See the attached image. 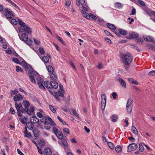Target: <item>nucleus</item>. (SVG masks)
Masks as SVG:
<instances>
[{
  "label": "nucleus",
  "mask_w": 155,
  "mask_h": 155,
  "mask_svg": "<svg viewBox=\"0 0 155 155\" xmlns=\"http://www.w3.org/2000/svg\"><path fill=\"white\" fill-rule=\"evenodd\" d=\"M122 62L124 63V67L126 69H128L130 67V64L133 60L132 55L127 53L123 55L122 57Z\"/></svg>",
  "instance_id": "nucleus-1"
},
{
  "label": "nucleus",
  "mask_w": 155,
  "mask_h": 155,
  "mask_svg": "<svg viewBox=\"0 0 155 155\" xmlns=\"http://www.w3.org/2000/svg\"><path fill=\"white\" fill-rule=\"evenodd\" d=\"M22 104L24 106V109L26 110V113L29 115H31V113L34 111V108L33 107H31L30 110L28 109L30 104L29 101L27 100L23 101Z\"/></svg>",
  "instance_id": "nucleus-2"
},
{
  "label": "nucleus",
  "mask_w": 155,
  "mask_h": 155,
  "mask_svg": "<svg viewBox=\"0 0 155 155\" xmlns=\"http://www.w3.org/2000/svg\"><path fill=\"white\" fill-rule=\"evenodd\" d=\"M15 106L16 109L17 110V113L19 117H23L22 113H26V110L24 109V108L22 106L21 103H20L19 104L17 103H15Z\"/></svg>",
  "instance_id": "nucleus-3"
},
{
  "label": "nucleus",
  "mask_w": 155,
  "mask_h": 155,
  "mask_svg": "<svg viewBox=\"0 0 155 155\" xmlns=\"http://www.w3.org/2000/svg\"><path fill=\"white\" fill-rule=\"evenodd\" d=\"M36 75V78H37V80L38 81L37 84L39 85V87L41 89L45 90V88L43 85V79L40 77L38 73V74H37Z\"/></svg>",
  "instance_id": "nucleus-4"
},
{
  "label": "nucleus",
  "mask_w": 155,
  "mask_h": 155,
  "mask_svg": "<svg viewBox=\"0 0 155 155\" xmlns=\"http://www.w3.org/2000/svg\"><path fill=\"white\" fill-rule=\"evenodd\" d=\"M101 109L104 110L105 107L106 103V95L104 94H102L101 95Z\"/></svg>",
  "instance_id": "nucleus-5"
},
{
  "label": "nucleus",
  "mask_w": 155,
  "mask_h": 155,
  "mask_svg": "<svg viewBox=\"0 0 155 155\" xmlns=\"http://www.w3.org/2000/svg\"><path fill=\"white\" fill-rule=\"evenodd\" d=\"M63 92H61L60 91H58L57 92H54V97L58 101H61V99L59 98V96H61L63 97V99L65 100L66 98L64 97V95L63 94Z\"/></svg>",
  "instance_id": "nucleus-6"
},
{
  "label": "nucleus",
  "mask_w": 155,
  "mask_h": 155,
  "mask_svg": "<svg viewBox=\"0 0 155 155\" xmlns=\"http://www.w3.org/2000/svg\"><path fill=\"white\" fill-rule=\"evenodd\" d=\"M5 9L6 11V12L5 13V15L6 17L7 18L11 19L12 18V17L8 15V14H9L12 17L15 16V15H14V14L10 9H9L8 8H5Z\"/></svg>",
  "instance_id": "nucleus-7"
},
{
  "label": "nucleus",
  "mask_w": 155,
  "mask_h": 155,
  "mask_svg": "<svg viewBox=\"0 0 155 155\" xmlns=\"http://www.w3.org/2000/svg\"><path fill=\"white\" fill-rule=\"evenodd\" d=\"M137 148V144L135 143H132L129 144L127 147V152H130L136 150Z\"/></svg>",
  "instance_id": "nucleus-8"
},
{
  "label": "nucleus",
  "mask_w": 155,
  "mask_h": 155,
  "mask_svg": "<svg viewBox=\"0 0 155 155\" xmlns=\"http://www.w3.org/2000/svg\"><path fill=\"white\" fill-rule=\"evenodd\" d=\"M129 36H126V37L127 38L129 39H131L132 38H137L139 37V35L137 33L135 32L130 31L129 33Z\"/></svg>",
  "instance_id": "nucleus-9"
},
{
  "label": "nucleus",
  "mask_w": 155,
  "mask_h": 155,
  "mask_svg": "<svg viewBox=\"0 0 155 155\" xmlns=\"http://www.w3.org/2000/svg\"><path fill=\"white\" fill-rule=\"evenodd\" d=\"M50 85L51 86L50 89H52L53 88L56 89L58 87V83L54 81H51L50 83Z\"/></svg>",
  "instance_id": "nucleus-10"
},
{
  "label": "nucleus",
  "mask_w": 155,
  "mask_h": 155,
  "mask_svg": "<svg viewBox=\"0 0 155 155\" xmlns=\"http://www.w3.org/2000/svg\"><path fill=\"white\" fill-rule=\"evenodd\" d=\"M30 121H31L34 124L38 123L39 122V119L35 115L30 118Z\"/></svg>",
  "instance_id": "nucleus-11"
},
{
  "label": "nucleus",
  "mask_w": 155,
  "mask_h": 155,
  "mask_svg": "<svg viewBox=\"0 0 155 155\" xmlns=\"http://www.w3.org/2000/svg\"><path fill=\"white\" fill-rule=\"evenodd\" d=\"M23 97L20 94H17L14 97V100L15 101H19L23 99Z\"/></svg>",
  "instance_id": "nucleus-12"
},
{
  "label": "nucleus",
  "mask_w": 155,
  "mask_h": 155,
  "mask_svg": "<svg viewBox=\"0 0 155 155\" xmlns=\"http://www.w3.org/2000/svg\"><path fill=\"white\" fill-rule=\"evenodd\" d=\"M44 153L45 155H51L52 153L51 149L48 147L45 148L44 150Z\"/></svg>",
  "instance_id": "nucleus-13"
},
{
  "label": "nucleus",
  "mask_w": 155,
  "mask_h": 155,
  "mask_svg": "<svg viewBox=\"0 0 155 155\" xmlns=\"http://www.w3.org/2000/svg\"><path fill=\"white\" fill-rule=\"evenodd\" d=\"M21 39L20 38V39L21 40H22L25 42L28 41V35L25 33H23L21 35Z\"/></svg>",
  "instance_id": "nucleus-14"
},
{
  "label": "nucleus",
  "mask_w": 155,
  "mask_h": 155,
  "mask_svg": "<svg viewBox=\"0 0 155 155\" xmlns=\"http://www.w3.org/2000/svg\"><path fill=\"white\" fill-rule=\"evenodd\" d=\"M33 133L34 136L35 137H38L40 133V131L36 129V128L34 129L33 130Z\"/></svg>",
  "instance_id": "nucleus-15"
},
{
  "label": "nucleus",
  "mask_w": 155,
  "mask_h": 155,
  "mask_svg": "<svg viewBox=\"0 0 155 155\" xmlns=\"http://www.w3.org/2000/svg\"><path fill=\"white\" fill-rule=\"evenodd\" d=\"M44 126L45 128L48 130H49L51 127V124L48 121L46 122L45 124H44Z\"/></svg>",
  "instance_id": "nucleus-16"
},
{
  "label": "nucleus",
  "mask_w": 155,
  "mask_h": 155,
  "mask_svg": "<svg viewBox=\"0 0 155 155\" xmlns=\"http://www.w3.org/2000/svg\"><path fill=\"white\" fill-rule=\"evenodd\" d=\"M62 139V145L64 147V149H67L68 148V143H67L66 140L65 139L63 138Z\"/></svg>",
  "instance_id": "nucleus-17"
},
{
  "label": "nucleus",
  "mask_w": 155,
  "mask_h": 155,
  "mask_svg": "<svg viewBox=\"0 0 155 155\" xmlns=\"http://www.w3.org/2000/svg\"><path fill=\"white\" fill-rule=\"evenodd\" d=\"M107 26L108 28L113 30H115L116 28V27L114 25L109 23H107Z\"/></svg>",
  "instance_id": "nucleus-18"
},
{
  "label": "nucleus",
  "mask_w": 155,
  "mask_h": 155,
  "mask_svg": "<svg viewBox=\"0 0 155 155\" xmlns=\"http://www.w3.org/2000/svg\"><path fill=\"white\" fill-rule=\"evenodd\" d=\"M30 67L31 69L29 70V74H31V75H36L37 74H38V73L36 71H34V69L31 66H30Z\"/></svg>",
  "instance_id": "nucleus-19"
},
{
  "label": "nucleus",
  "mask_w": 155,
  "mask_h": 155,
  "mask_svg": "<svg viewBox=\"0 0 155 155\" xmlns=\"http://www.w3.org/2000/svg\"><path fill=\"white\" fill-rule=\"evenodd\" d=\"M24 28V31L28 34H30L31 33L32 31L30 28L27 25H26Z\"/></svg>",
  "instance_id": "nucleus-20"
},
{
  "label": "nucleus",
  "mask_w": 155,
  "mask_h": 155,
  "mask_svg": "<svg viewBox=\"0 0 155 155\" xmlns=\"http://www.w3.org/2000/svg\"><path fill=\"white\" fill-rule=\"evenodd\" d=\"M119 81L120 84L123 87H126V84L125 82L121 78H119V79H118Z\"/></svg>",
  "instance_id": "nucleus-21"
},
{
  "label": "nucleus",
  "mask_w": 155,
  "mask_h": 155,
  "mask_svg": "<svg viewBox=\"0 0 155 155\" xmlns=\"http://www.w3.org/2000/svg\"><path fill=\"white\" fill-rule=\"evenodd\" d=\"M91 18L94 20H95L97 19V17L93 14L90 13L88 14V16L87 19H90V18Z\"/></svg>",
  "instance_id": "nucleus-22"
},
{
  "label": "nucleus",
  "mask_w": 155,
  "mask_h": 155,
  "mask_svg": "<svg viewBox=\"0 0 155 155\" xmlns=\"http://www.w3.org/2000/svg\"><path fill=\"white\" fill-rule=\"evenodd\" d=\"M118 31L120 34L124 35H126L128 33V32L127 31L123 30L121 29H119L118 30Z\"/></svg>",
  "instance_id": "nucleus-23"
},
{
  "label": "nucleus",
  "mask_w": 155,
  "mask_h": 155,
  "mask_svg": "<svg viewBox=\"0 0 155 155\" xmlns=\"http://www.w3.org/2000/svg\"><path fill=\"white\" fill-rule=\"evenodd\" d=\"M118 118L117 116L115 115H112L110 117V118L111 119L112 121L114 122H116L117 119Z\"/></svg>",
  "instance_id": "nucleus-24"
},
{
  "label": "nucleus",
  "mask_w": 155,
  "mask_h": 155,
  "mask_svg": "<svg viewBox=\"0 0 155 155\" xmlns=\"http://www.w3.org/2000/svg\"><path fill=\"white\" fill-rule=\"evenodd\" d=\"M55 134L59 139H62L63 138V134L60 131H59L57 134Z\"/></svg>",
  "instance_id": "nucleus-25"
},
{
  "label": "nucleus",
  "mask_w": 155,
  "mask_h": 155,
  "mask_svg": "<svg viewBox=\"0 0 155 155\" xmlns=\"http://www.w3.org/2000/svg\"><path fill=\"white\" fill-rule=\"evenodd\" d=\"M135 41L137 44H140V43L142 45L143 44V40L142 38H138L137 39H136Z\"/></svg>",
  "instance_id": "nucleus-26"
},
{
  "label": "nucleus",
  "mask_w": 155,
  "mask_h": 155,
  "mask_svg": "<svg viewBox=\"0 0 155 155\" xmlns=\"http://www.w3.org/2000/svg\"><path fill=\"white\" fill-rule=\"evenodd\" d=\"M85 3V0H78L76 1V5L78 6L81 4V5L84 4Z\"/></svg>",
  "instance_id": "nucleus-27"
},
{
  "label": "nucleus",
  "mask_w": 155,
  "mask_h": 155,
  "mask_svg": "<svg viewBox=\"0 0 155 155\" xmlns=\"http://www.w3.org/2000/svg\"><path fill=\"white\" fill-rule=\"evenodd\" d=\"M47 70L49 73L51 74L53 73L54 71V69L51 66H48L47 67Z\"/></svg>",
  "instance_id": "nucleus-28"
},
{
  "label": "nucleus",
  "mask_w": 155,
  "mask_h": 155,
  "mask_svg": "<svg viewBox=\"0 0 155 155\" xmlns=\"http://www.w3.org/2000/svg\"><path fill=\"white\" fill-rule=\"evenodd\" d=\"M34 123H33L31 121H30V122H28L26 123V124L27 125V127L29 128V127H31L32 128H33L34 127Z\"/></svg>",
  "instance_id": "nucleus-29"
},
{
  "label": "nucleus",
  "mask_w": 155,
  "mask_h": 155,
  "mask_svg": "<svg viewBox=\"0 0 155 155\" xmlns=\"http://www.w3.org/2000/svg\"><path fill=\"white\" fill-rule=\"evenodd\" d=\"M48 121L50 122V124H51V125L54 126H56V124L52 119H51L48 116Z\"/></svg>",
  "instance_id": "nucleus-30"
},
{
  "label": "nucleus",
  "mask_w": 155,
  "mask_h": 155,
  "mask_svg": "<svg viewBox=\"0 0 155 155\" xmlns=\"http://www.w3.org/2000/svg\"><path fill=\"white\" fill-rule=\"evenodd\" d=\"M133 100L131 98H129L128 99L126 105V107L130 106V105H133Z\"/></svg>",
  "instance_id": "nucleus-31"
},
{
  "label": "nucleus",
  "mask_w": 155,
  "mask_h": 155,
  "mask_svg": "<svg viewBox=\"0 0 155 155\" xmlns=\"http://www.w3.org/2000/svg\"><path fill=\"white\" fill-rule=\"evenodd\" d=\"M115 150L117 153H118L122 151V148L121 146L118 145L115 147Z\"/></svg>",
  "instance_id": "nucleus-32"
},
{
  "label": "nucleus",
  "mask_w": 155,
  "mask_h": 155,
  "mask_svg": "<svg viewBox=\"0 0 155 155\" xmlns=\"http://www.w3.org/2000/svg\"><path fill=\"white\" fill-rule=\"evenodd\" d=\"M21 64L23 67L25 68L26 70L28 69L29 68L27 65V64L25 61H22Z\"/></svg>",
  "instance_id": "nucleus-33"
},
{
  "label": "nucleus",
  "mask_w": 155,
  "mask_h": 155,
  "mask_svg": "<svg viewBox=\"0 0 155 155\" xmlns=\"http://www.w3.org/2000/svg\"><path fill=\"white\" fill-rule=\"evenodd\" d=\"M18 22L19 24L20 25L21 27L24 28L26 26L25 23L23 22L22 20L21 19H18Z\"/></svg>",
  "instance_id": "nucleus-34"
},
{
  "label": "nucleus",
  "mask_w": 155,
  "mask_h": 155,
  "mask_svg": "<svg viewBox=\"0 0 155 155\" xmlns=\"http://www.w3.org/2000/svg\"><path fill=\"white\" fill-rule=\"evenodd\" d=\"M131 130L132 132L136 135L138 134V131L137 129L134 126H132L131 127Z\"/></svg>",
  "instance_id": "nucleus-35"
},
{
  "label": "nucleus",
  "mask_w": 155,
  "mask_h": 155,
  "mask_svg": "<svg viewBox=\"0 0 155 155\" xmlns=\"http://www.w3.org/2000/svg\"><path fill=\"white\" fill-rule=\"evenodd\" d=\"M42 60L45 63H47L49 61V58L48 57L46 56H44L43 57Z\"/></svg>",
  "instance_id": "nucleus-36"
},
{
  "label": "nucleus",
  "mask_w": 155,
  "mask_h": 155,
  "mask_svg": "<svg viewBox=\"0 0 155 155\" xmlns=\"http://www.w3.org/2000/svg\"><path fill=\"white\" fill-rule=\"evenodd\" d=\"M36 75H31L30 76L29 78L30 80V81L32 83H36V81L34 78L35 76H36Z\"/></svg>",
  "instance_id": "nucleus-37"
},
{
  "label": "nucleus",
  "mask_w": 155,
  "mask_h": 155,
  "mask_svg": "<svg viewBox=\"0 0 155 155\" xmlns=\"http://www.w3.org/2000/svg\"><path fill=\"white\" fill-rule=\"evenodd\" d=\"M107 144L109 147L112 150L114 149V145L111 142H107Z\"/></svg>",
  "instance_id": "nucleus-38"
},
{
  "label": "nucleus",
  "mask_w": 155,
  "mask_h": 155,
  "mask_svg": "<svg viewBox=\"0 0 155 155\" xmlns=\"http://www.w3.org/2000/svg\"><path fill=\"white\" fill-rule=\"evenodd\" d=\"M45 144V141L43 140H41L39 143V145L40 147L43 146Z\"/></svg>",
  "instance_id": "nucleus-39"
},
{
  "label": "nucleus",
  "mask_w": 155,
  "mask_h": 155,
  "mask_svg": "<svg viewBox=\"0 0 155 155\" xmlns=\"http://www.w3.org/2000/svg\"><path fill=\"white\" fill-rule=\"evenodd\" d=\"M51 79L53 81H55L56 80L57 77L54 74H52L50 76Z\"/></svg>",
  "instance_id": "nucleus-40"
},
{
  "label": "nucleus",
  "mask_w": 155,
  "mask_h": 155,
  "mask_svg": "<svg viewBox=\"0 0 155 155\" xmlns=\"http://www.w3.org/2000/svg\"><path fill=\"white\" fill-rule=\"evenodd\" d=\"M115 7L117 8H120L122 7V5L120 3L117 2L115 3Z\"/></svg>",
  "instance_id": "nucleus-41"
},
{
  "label": "nucleus",
  "mask_w": 155,
  "mask_h": 155,
  "mask_svg": "<svg viewBox=\"0 0 155 155\" xmlns=\"http://www.w3.org/2000/svg\"><path fill=\"white\" fill-rule=\"evenodd\" d=\"M82 15L86 18L87 19L88 18V15H87V13L84 10H82L81 11Z\"/></svg>",
  "instance_id": "nucleus-42"
},
{
  "label": "nucleus",
  "mask_w": 155,
  "mask_h": 155,
  "mask_svg": "<svg viewBox=\"0 0 155 155\" xmlns=\"http://www.w3.org/2000/svg\"><path fill=\"white\" fill-rule=\"evenodd\" d=\"M133 106L130 105V106L126 107L127 111L128 113L130 114L132 111V109Z\"/></svg>",
  "instance_id": "nucleus-43"
},
{
  "label": "nucleus",
  "mask_w": 155,
  "mask_h": 155,
  "mask_svg": "<svg viewBox=\"0 0 155 155\" xmlns=\"http://www.w3.org/2000/svg\"><path fill=\"white\" fill-rule=\"evenodd\" d=\"M12 60L13 61H14L15 63H16L17 64H21V63L20 62L19 60L16 58H12Z\"/></svg>",
  "instance_id": "nucleus-44"
},
{
  "label": "nucleus",
  "mask_w": 155,
  "mask_h": 155,
  "mask_svg": "<svg viewBox=\"0 0 155 155\" xmlns=\"http://www.w3.org/2000/svg\"><path fill=\"white\" fill-rule=\"evenodd\" d=\"M49 107L50 109V110L52 112H53L54 113L56 112V110L55 109H54V108L53 106L51 105H49Z\"/></svg>",
  "instance_id": "nucleus-45"
},
{
  "label": "nucleus",
  "mask_w": 155,
  "mask_h": 155,
  "mask_svg": "<svg viewBox=\"0 0 155 155\" xmlns=\"http://www.w3.org/2000/svg\"><path fill=\"white\" fill-rule=\"evenodd\" d=\"M16 71L17 72H18L19 71L21 72H23V70L18 65L16 66Z\"/></svg>",
  "instance_id": "nucleus-46"
},
{
  "label": "nucleus",
  "mask_w": 155,
  "mask_h": 155,
  "mask_svg": "<svg viewBox=\"0 0 155 155\" xmlns=\"http://www.w3.org/2000/svg\"><path fill=\"white\" fill-rule=\"evenodd\" d=\"M56 37L64 45H65L64 41H63V39H61V38L59 36L57 35H56Z\"/></svg>",
  "instance_id": "nucleus-47"
},
{
  "label": "nucleus",
  "mask_w": 155,
  "mask_h": 155,
  "mask_svg": "<svg viewBox=\"0 0 155 155\" xmlns=\"http://www.w3.org/2000/svg\"><path fill=\"white\" fill-rule=\"evenodd\" d=\"M38 50L40 54H43L45 53L44 50L43 48L41 47H40L39 48Z\"/></svg>",
  "instance_id": "nucleus-48"
},
{
  "label": "nucleus",
  "mask_w": 155,
  "mask_h": 155,
  "mask_svg": "<svg viewBox=\"0 0 155 155\" xmlns=\"http://www.w3.org/2000/svg\"><path fill=\"white\" fill-rule=\"evenodd\" d=\"M63 132L65 133L66 134H69V129L67 128H65L63 129Z\"/></svg>",
  "instance_id": "nucleus-49"
},
{
  "label": "nucleus",
  "mask_w": 155,
  "mask_h": 155,
  "mask_svg": "<svg viewBox=\"0 0 155 155\" xmlns=\"http://www.w3.org/2000/svg\"><path fill=\"white\" fill-rule=\"evenodd\" d=\"M10 22L11 23L15 25H16L17 24V22L15 19L13 18L11 19Z\"/></svg>",
  "instance_id": "nucleus-50"
},
{
  "label": "nucleus",
  "mask_w": 155,
  "mask_h": 155,
  "mask_svg": "<svg viewBox=\"0 0 155 155\" xmlns=\"http://www.w3.org/2000/svg\"><path fill=\"white\" fill-rule=\"evenodd\" d=\"M49 82L48 81H45L44 82V84L45 87L48 89L50 88V86H48Z\"/></svg>",
  "instance_id": "nucleus-51"
},
{
  "label": "nucleus",
  "mask_w": 155,
  "mask_h": 155,
  "mask_svg": "<svg viewBox=\"0 0 155 155\" xmlns=\"http://www.w3.org/2000/svg\"><path fill=\"white\" fill-rule=\"evenodd\" d=\"M57 118L64 125L66 124V122L63 120L62 119L60 118L59 116H57Z\"/></svg>",
  "instance_id": "nucleus-52"
},
{
  "label": "nucleus",
  "mask_w": 155,
  "mask_h": 155,
  "mask_svg": "<svg viewBox=\"0 0 155 155\" xmlns=\"http://www.w3.org/2000/svg\"><path fill=\"white\" fill-rule=\"evenodd\" d=\"M10 92L13 95H15L18 93V90L17 89H15L14 90H11Z\"/></svg>",
  "instance_id": "nucleus-53"
},
{
  "label": "nucleus",
  "mask_w": 155,
  "mask_h": 155,
  "mask_svg": "<svg viewBox=\"0 0 155 155\" xmlns=\"http://www.w3.org/2000/svg\"><path fill=\"white\" fill-rule=\"evenodd\" d=\"M148 75L149 76H154L155 75V71H152L150 72H149L148 74Z\"/></svg>",
  "instance_id": "nucleus-54"
},
{
  "label": "nucleus",
  "mask_w": 155,
  "mask_h": 155,
  "mask_svg": "<svg viewBox=\"0 0 155 155\" xmlns=\"http://www.w3.org/2000/svg\"><path fill=\"white\" fill-rule=\"evenodd\" d=\"M139 149L141 150V152H143L144 148L142 145V143H140L139 144Z\"/></svg>",
  "instance_id": "nucleus-55"
},
{
  "label": "nucleus",
  "mask_w": 155,
  "mask_h": 155,
  "mask_svg": "<svg viewBox=\"0 0 155 155\" xmlns=\"http://www.w3.org/2000/svg\"><path fill=\"white\" fill-rule=\"evenodd\" d=\"M71 2L70 0H66L65 1V5L66 6H69L71 5Z\"/></svg>",
  "instance_id": "nucleus-56"
},
{
  "label": "nucleus",
  "mask_w": 155,
  "mask_h": 155,
  "mask_svg": "<svg viewBox=\"0 0 155 155\" xmlns=\"http://www.w3.org/2000/svg\"><path fill=\"white\" fill-rule=\"evenodd\" d=\"M104 32L107 35L111 36L113 37V35L112 34H111L110 33L109 31L106 30H104Z\"/></svg>",
  "instance_id": "nucleus-57"
},
{
  "label": "nucleus",
  "mask_w": 155,
  "mask_h": 155,
  "mask_svg": "<svg viewBox=\"0 0 155 155\" xmlns=\"http://www.w3.org/2000/svg\"><path fill=\"white\" fill-rule=\"evenodd\" d=\"M138 2L142 6H145L146 5L144 2L141 0H138Z\"/></svg>",
  "instance_id": "nucleus-58"
},
{
  "label": "nucleus",
  "mask_w": 155,
  "mask_h": 155,
  "mask_svg": "<svg viewBox=\"0 0 155 155\" xmlns=\"http://www.w3.org/2000/svg\"><path fill=\"white\" fill-rule=\"evenodd\" d=\"M10 4L14 6L15 8L19 9V8L18 7L14 2H13L11 0L9 2Z\"/></svg>",
  "instance_id": "nucleus-59"
},
{
  "label": "nucleus",
  "mask_w": 155,
  "mask_h": 155,
  "mask_svg": "<svg viewBox=\"0 0 155 155\" xmlns=\"http://www.w3.org/2000/svg\"><path fill=\"white\" fill-rule=\"evenodd\" d=\"M82 8L85 10L86 11H88L89 8L88 6L86 5H83Z\"/></svg>",
  "instance_id": "nucleus-60"
},
{
  "label": "nucleus",
  "mask_w": 155,
  "mask_h": 155,
  "mask_svg": "<svg viewBox=\"0 0 155 155\" xmlns=\"http://www.w3.org/2000/svg\"><path fill=\"white\" fill-rule=\"evenodd\" d=\"M72 113L74 114L77 117H79V115L77 113L75 110H73L72 111Z\"/></svg>",
  "instance_id": "nucleus-61"
},
{
  "label": "nucleus",
  "mask_w": 155,
  "mask_h": 155,
  "mask_svg": "<svg viewBox=\"0 0 155 155\" xmlns=\"http://www.w3.org/2000/svg\"><path fill=\"white\" fill-rule=\"evenodd\" d=\"M104 40L107 41V43L111 44L112 43L111 41L108 38H105Z\"/></svg>",
  "instance_id": "nucleus-62"
},
{
  "label": "nucleus",
  "mask_w": 155,
  "mask_h": 155,
  "mask_svg": "<svg viewBox=\"0 0 155 155\" xmlns=\"http://www.w3.org/2000/svg\"><path fill=\"white\" fill-rule=\"evenodd\" d=\"M98 69H101L103 68V65L101 63H100L96 66Z\"/></svg>",
  "instance_id": "nucleus-63"
},
{
  "label": "nucleus",
  "mask_w": 155,
  "mask_h": 155,
  "mask_svg": "<svg viewBox=\"0 0 155 155\" xmlns=\"http://www.w3.org/2000/svg\"><path fill=\"white\" fill-rule=\"evenodd\" d=\"M129 140L131 141L132 142H134L135 140V138L132 137H130L128 138Z\"/></svg>",
  "instance_id": "nucleus-64"
}]
</instances>
